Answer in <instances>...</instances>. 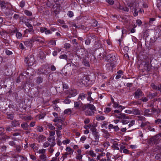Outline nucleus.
Returning a JSON list of instances; mask_svg holds the SVG:
<instances>
[{
    "instance_id": "f257e3e1",
    "label": "nucleus",
    "mask_w": 161,
    "mask_h": 161,
    "mask_svg": "<svg viewBox=\"0 0 161 161\" xmlns=\"http://www.w3.org/2000/svg\"><path fill=\"white\" fill-rule=\"evenodd\" d=\"M82 110L85 112V115L87 116L93 115L96 110L95 107L91 104H88L82 107Z\"/></svg>"
},
{
    "instance_id": "f03ea898",
    "label": "nucleus",
    "mask_w": 161,
    "mask_h": 161,
    "mask_svg": "<svg viewBox=\"0 0 161 161\" xmlns=\"http://www.w3.org/2000/svg\"><path fill=\"white\" fill-rule=\"evenodd\" d=\"M107 61L111 63L108 64H106V67L108 68L109 67L108 69L112 70L116 64V58L115 56L113 54H109L106 56Z\"/></svg>"
},
{
    "instance_id": "7ed1b4c3",
    "label": "nucleus",
    "mask_w": 161,
    "mask_h": 161,
    "mask_svg": "<svg viewBox=\"0 0 161 161\" xmlns=\"http://www.w3.org/2000/svg\"><path fill=\"white\" fill-rule=\"evenodd\" d=\"M77 53L81 59L85 60L87 57V52L84 49L80 48L77 51Z\"/></svg>"
},
{
    "instance_id": "20e7f679",
    "label": "nucleus",
    "mask_w": 161,
    "mask_h": 161,
    "mask_svg": "<svg viewBox=\"0 0 161 161\" xmlns=\"http://www.w3.org/2000/svg\"><path fill=\"white\" fill-rule=\"evenodd\" d=\"M117 118L122 119L121 122L124 125L127 124L129 122V121L126 119H130L129 117L124 114H120L119 116H117Z\"/></svg>"
},
{
    "instance_id": "39448f33",
    "label": "nucleus",
    "mask_w": 161,
    "mask_h": 161,
    "mask_svg": "<svg viewBox=\"0 0 161 161\" xmlns=\"http://www.w3.org/2000/svg\"><path fill=\"white\" fill-rule=\"evenodd\" d=\"M82 79L80 76L78 77V82L80 84H84L85 86H88L89 85L88 82L89 81L86 77L82 76Z\"/></svg>"
},
{
    "instance_id": "423d86ee",
    "label": "nucleus",
    "mask_w": 161,
    "mask_h": 161,
    "mask_svg": "<svg viewBox=\"0 0 161 161\" xmlns=\"http://www.w3.org/2000/svg\"><path fill=\"white\" fill-rule=\"evenodd\" d=\"M25 62L27 64H28L30 66L32 65L35 62V59L32 55L29 57H26L25 59Z\"/></svg>"
},
{
    "instance_id": "0eeeda50",
    "label": "nucleus",
    "mask_w": 161,
    "mask_h": 161,
    "mask_svg": "<svg viewBox=\"0 0 161 161\" xmlns=\"http://www.w3.org/2000/svg\"><path fill=\"white\" fill-rule=\"evenodd\" d=\"M32 40L33 41V42L36 41L39 42L43 43L44 42V39L40 36L36 35H34L31 38Z\"/></svg>"
},
{
    "instance_id": "6e6552de",
    "label": "nucleus",
    "mask_w": 161,
    "mask_h": 161,
    "mask_svg": "<svg viewBox=\"0 0 161 161\" xmlns=\"http://www.w3.org/2000/svg\"><path fill=\"white\" fill-rule=\"evenodd\" d=\"M67 94L68 95L67 96V97H74L76 96L77 94V92L76 90H70L68 92H67Z\"/></svg>"
},
{
    "instance_id": "1a4fd4ad",
    "label": "nucleus",
    "mask_w": 161,
    "mask_h": 161,
    "mask_svg": "<svg viewBox=\"0 0 161 161\" xmlns=\"http://www.w3.org/2000/svg\"><path fill=\"white\" fill-rule=\"evenodd\" d=\"M156 110L155 108H151V109H147L144 111V115L148 116L152 114L153 113L156 112Z\"/></svg>"
},
{
    "instance_id": "9d476101",
    "label": "nucleus",
    "mask_w": 161,
    "mask_h": 161,
    "mask_svg": "<svg viewBox=\"0 0 161 161\" xmlns=\"http://www.w3.org/2000/svg\"><path fill=\"white\" fill-rule=\"evenodd\" d=\"M142 94L143 92L140 89H138L135 92L133 95L134 98H140L141 96H142Z\"/></svg>"
},
{
    "instance_id": "9b49d317",
    "label": "nucleus",
    "mask_w": 161,
    "mask_h": 161,
    "mask_svg": "<svg viewBox=\"0 0 161 161\" xmlns=\"http://www.w3.org/2000/svg\"><path fill=\"white\" fill-rule=\"evenodd\" d=\"M77 155L76 157V159L80 161L82 160L83 157V155L81 154L82 151L80 149H78L76 150Z\"/></svg>"
},
{
    "instance_id": "f8f14e48",
    "label": "nucleus",
    "mask_w": 161,
    "mask_h": 161,
    "mask_svg": "<svg viewBox=\"0 0 161 161\" xmlns=\"http://www.w3.org/2000/svg\"><path fill=\"white\" fill-rule=\"evenodd\" d=\"M144 67L145 69L148 71H150L151 69V65L149 62H143Z\"/></svg>"
},
{
    "instance_id": "ddd939ff",
    "label": "nucleus",
    "mask_w": 161,
    "mask_h": 161,
    "mask_svg": "<svg viewBox=\"0 0 161 161\" xmlns=\"http://www.w3.org/2000/svg\"><path fill=\"white\" fill-rule=\"evenodd\" d=\"M2 11L7 16H9L12 14V10L8 8H6L3 10Z\"/></svg>"
},
{
    "instance_id": "4468645a",
    "label": "nucleus",
    "mask_w": 161,
    "mask_h": 161,
    "mask_svg": "<svg viewBox=\"0 0 161 161\" xmlns=\"http://www.w3.org/2000/svg\"><path fill=\"white\" fill-rule=\"evenodd\" d=\"M151 86L152 88L157 91H159L161 92V84L158 85H155L154 83L151 84Z\"/></svg>"
},
{
    "instance_id": "2eb2a0df",
    "label": "nucleus",
    "mask_w": 161,
    "mask_h": 161,
    "mask_svg": "<svg viewBox=\"0 0 161 161\" xmlns=\"http://www.w3.org/2000/svg\"><path fill=\"white\" fill-rule=\"evenodd\" d=\"M9 36L6 32L3 31L0 33V37L2 38L3 40L9 38Z\"/></svg>"
},
{
    "instance_id": "dca6fc26",
    "label": "nucleus",
    "mask_w": 161,
    "mask_h": 161,
    "mask_svg": "<svg viewBox=\"0 0 161 161\" xmlns=\"http://www.w3.org/2000/svg\"><path fill=\"white\" fill-rule=\"evenodd\" d=\"M132 114L136 115L142 114L141 111L138 108L133 109L132 110Z\"/></svg>"
},
{
    "instance_id": "f3484780",
    "label": "nucleus",
    "mask_w": 161,
    "mask_h": 161,
    "mask_svg": "<svg viewBox=\"0 0 161 161\" xmlns=\"http://www.w3.org/2000/svg\"><path fill=\"white\" fill-rule=\"evenodd\" d=\"M82 104L80 100L78 102H74V108H75L76 109H79L81 107Z\"/></svg>"
},
{
    "instance_id": "a211bd4d",
    "label": "nucleus",
    "mask_w": 161,
    "mask_h": 161,
    "mask_svg": "<svg viewBox=\"0 0 161 161\" xmlns=\"http://www.w3.org/2000/svg\"><path fill=\"white\" fill-rule=\"evenodd\" d=\"M113 107L115 108H118L119 109H123L124 108L121 105H120L119 103L116 102H114Z\"/></svg>"
},
{
    "instance_id": "6ab92c4d",
    "label": "nucleus",
    "mask_w": 161,
    "mask_h": 161,
    "mask_svg": "<svg viewBox=\"0 0 161 161\" xmlns=\"http://www.w3.org/2000/svg\"><path fill=\"white\" fill-rule=\"evenodd\" d=\"M56 143L53 142V143H51L50 147L48 148L47 150L48 151L51 153H52L54 151L53 147L55 145Z\"/></svg>"
},
{
    "instance_id": "aec40b11",
    "label": "nucleus",
    "mask_w": 161,
    "mask_h": 161,
    "mask_svg": "<svg viewBox=\"0 0 161 161\" xmlns=\"http://www.w3.org/2000/svg\"><path fill=\"white\" fill-rule=\"evenodd\" d=\"M159 136H161V133L152 138L151 139L150 141L152 142H153L154 143H157V141L158 139V137Z\"/></svg>"
},
{
    "instance_id": "412c9836",
    "label": "nucleus",
    "mask_w": 161,
    "mask_h": 161,
    "mask_svg": "<svg viewBox=\"0 0 161 161\" xmlns=\"http://www.w3.org/2000/svg\"><path fill=\"white\" fill-rule=\"evenodd\" d=\"M20 124L18 121L14 120L11 122V126L16 127L19 126Z\"/></svg>"
},
{
    "instance_id": "4be33fe9",
    "label": "nucleus",
    "mask_w": 161,
    "mask_h": 161,
    "mask_svg": "<svg viewBox=\"0 0 161 161\" xmlns=\"http://www.w3.org/2000/svg\"><path fill=\"white\" fill-rule=\"evenodd\" d=\"M43 80L42 77L39 76L36 78L35 82L37 84H39L42 82Z\"/></svg>"
},
{
    "instance_id": "5701e85b",
    "label": "nucleus",
    "mask_w": 161,
    "mask_h": 161,
    "mask_svg": "<svg viewBox=\"0 0 161 161\" xmlns=\"http://www.w3.org/2000/svg\"><path fill=\"white\" fill-rule=\"evenodd\" d=\"M47 159V157L45 154H41L39 156V161H46Z\"/></svg>"
},
{
    "instance_id": "b1692460",
    "label": "nucleus",
    "mask_w": 161,
    "mask_h": 161,
    "mask_svg": "<svg viewBox=\"0 0 161 161\" xmlns=\"http://www.w3.org/2000/svg\"><path fill=\"white\" fill-rule=\"evenodd\" d=\"M12 32L15 33L17 38L18 39H20L22 37V34L19 32H17L15 31H13Z\"/></svg>"
},
{
    "instance_id": "393cba45",
    "label": "nucleus",
    "mask_w": 161,
    "mask_h": 161,
    "mask_svg": "<svg viewBox=\"0 0 161 161\" xmlns=\"http://www.w3.org/2000/svg\"><path fill=\"white\" fill-rule=\"evenodd\" d=\"M103 136L105 138H108L110 137V134L107 130H103Z\"/></svg>"
},
{
    "instance_id": "a878e982",
    "label": "nucleus",
    "mask_w": 161,
    "mask_h": 161,
    "mask_svg": "<svg viewBox=\"0 0 161 161\" xmlns=\"http://www.w3.org/2000/svg\"><path fill=\"white\" fill-rule=\"evenodd\" d=\"M33 41L31 39L29 40L28 41H25L24 42V44L26 47L30 46L31 44L33 43Z\"/></svg>"
},
{
    "instance_id": "bb28decb",
    "label": "nucleus",
    "mask_w": 161,
    "mask_h": 161,
    "mask_svg": "<svg viewBox=\"0 0 161 161\" xmlns=\"http://www.w3.org/2000/svg\"><path fill=\"white\" fill-rule=\"evenodd\" d=\"M86 95L85 94L81 93L79 94L78 97V100H84L86 97Z\"/></svg>"
},
{
    "instance_id": "cd10ccee",
    "label": "nucleus",
    "mask_w": 161,
    "mask_h": 161,
    "mask_svg": "<svg viewBox=\"0 0 161 161\" xmlns=\"http://www.w3.org/2000/svg\"><path fill=\"white\" fill-rule=\"evenodd\" d=\"M123 109H121V110L120 109H119V110H115L114 111H113L112 112V114L113 115H114L117 118V116H118V115L115 114L116 113H117V114H119L121 112L122 110ZM118 116H119V115H118Z\"/></svg>"
},
{
    "instance_id": "c85d7f7f",
    "label": "nucleus",
    "mask_w": 161,
    "mask_h": 161,
    "mask_svg": "<svg viewBox=\"0 0 161 161\" xmlns=\"http://www.w3.org/2000/svg\"><path fill=\"white\" fill-rule=\"evenodd\" d=\"M45 137L43 135H40L38 136L37 138V140L39 142H42L45 139Z\"/></svg>"
},
{
    "instance_id": "c756f323",
    "label": "nucleus",
    "mask_w": 161,
    "mask_h": 161,
    "mask_svg": "<svg viewBox=\"0 0 161 161\" xmlns=\"http://www.w3.org/2000/svg\"><path fill=\"white\" fill-rule=\"evenodd\" d=\"M94 136L96 141H98L99 138V134L98 132H96L92 134Z\"/></svg>"
},
{
    "instance_id": "7c9ffc66",
    "label": "nucleus",
    "mask_w": 161,
    "mask_h": 161,
    "mask_svg": "<svg viewBox=\"0 0 161 161\" xmlns=\"http://www.w3.org/2000/svg\"><path fill=\"white\" fill-rule=\"evenodd\" d=\"M118 8L122 10H123L125 11L128 12L129 11V9L126 8H124L123 6L121 5L120 4L119 5V7H118Z\"/></svg>"
},
{
    "instance_id": "2f4dec72",
    "label": "nucleus",
    "mask_w": 161,
    "mask_h": 161,
    "mask_svg": "<svg viewBox=\"0 0 161 161\" xmlns=\"http://www.w3.org/2000/svg\"><path fill=\"white\" fill-rule=\"evenodd\" d=\"M28 125L26 123H24L21 124V126L25 130H27L28 128Z\"/></svg>"
},
{
    "instance_id": "473e14b6",
    "label": "nucleus",
    "mask_w": 161,
    "mask_h": 161,
    "mask_svg": "<svg viewBox=\"0 0 161 161\" xmlns=\"http://www.w3.org/2000/svg\"><path fill=\"white\" fill-rule=\"evenodd\" d=\"M47 140L49 142H51V143H53V142H55V137L54 136L51 137L49 136L47 138Z\"/></svg>"
},
{
    "instance_id": "72a5a7b5",
    "label": "nucleus",
    "mask_w": 161,
    "mask_h": 161,
    "mask_svg": "<svg viewBox=\"0 0 161 161\" xmlns=\"http://www.w3.org/2000/svg\"><path fill=\"white\" fill-rule=\"evenodd\" d=\"M8 3H5V1H2L0 3V5L1 8L3 9H4L6 8V6L5 5L8 4Z\"/></svg>"
},
{
    "instance_id": "f704fd0d",
    "label": "nucleus",
    "mask_w": 161,
    "mask_h": 161,
    "mask_svg": "<svg viewBox=\"0 0 161 161\" xmlns=\"http://www.w3.org/2000/svg\"><path fill=\"white\" fill-rule=\"evenodd\" d=\"M16 148V152L17 153H20L22 149L21 146L19 145H16L15 146Z\"/></svg>"
},
{
    "instance_id": "c9c22d12",
    "label": "nucleus",
    "mask_w": 161,
    "mask_h": 161,
    "mask_svg": "<svg viewBox=\"0 0 161 161\" xmlns=\"http://www.w3.org/2000/svg\"><path fill=\"white\" fill-rule=\"evenodd\" d=\"M72 113V110L70 108H67L64 111V114H70Z\"/></svg>"
},
{
    "instance_id": "e433bc0d",
    "label": "nucleus",
    "mask_w": 161,
    "mask_h": 161,
    "mask_svg": "<svg viewBox=\"0 0 161 161\" xmlns=\"http://www.w3.org/2000/svg\"><path fill=\"white\" fill-rule=\"evenodd\" d=\"M36 130L37 131L42 132L43 131V128L42 126H37L36 127Z\"/></svg>"
},
{
    "instance_id": "4c0bfd02",
    "label": "nucleus",
    "mask_w": 161,
    "mask_h": 161,
    "mask_svg": "<svg viewBox=\"0 0 161 161\" xmlns=\"http://www.w3.org/2000/svg\"><path fill=\"white\" fill-rule=\"evenodd\" d=\"M88 154L92 157H95L96 154L94 153L92 150H90L88 152Z\"/></svg>"
},
{
    "instance_id": "58836bf2",
    "label": "nucleus",
    "mask_w": 161,
    "mask_h": 161,
    "mask_svg": "<svg viewBox=\"0 0 161 161\" xmlns=\"http://www.w3.org/2000/svg\"><path fill=\"white\" fill-rule=\"evenodd\" d=\"M105 117L103 116L98 115L96 117V119L98 121L103 120L105 119Z\"/></svg>"
},
{
    "instance_id": "ea45409f",
    "label": "nucleus",
    "mask_w": 161,
    "mask_h": 161,
    "mask_svg": "<svg viewBox=\"0 0 161 161\" xmlns=\"http://www.w3.org/2000/svg\"><path fill=\"white\" fill-rule=\"evenodd\" d=\"M145 118L144 117L142 116H138L137 117V120L141 121L143 122L145 120Z\"/></svg>"
},
{
    "instance_id": "a19ab883",
    "label": "nucleus",
    "mask_w": 161,
    "mask_h": 161,
    "mask_svg": "<svg viewBox=\"0 0 161 161\" xmlns=\"http://www.w3.org/2000/svg\"><path fill=\"white\" fill-rule=\"evenodd\" d=\"M21 118L25 120H31V117L30 116H22L21 117Z\"/></svg>"
},
{
    "instance_id": "79ce46f5",
    "label": "nucleus",
    "mask_w": 161,
    "mask_h": 161,
    "mask_svg": "<svg viewBox=\"0 0 161 161\" xmlns=\"http://www.w3.org/2000/svg\"><path fill=\"white\" fill-rule=\"evenodd\" d=\"M107 157V160L108 161H112L111 159V154L107 152L106 154Z\"/></svg>"
},
{
    "instance_id": "37998d69",
    "label": "nucleus",
    "mask_w": 161,
    "mask_h": 161,
    "mask_svg": "<svg viewBox=\"0 0 161 161\" xmlns=\"http://www.w3.org/2000/svg\"><path fill=\"white\" fill-rule=\"evenodd\" d=\"M66 150L69 152V154H71L73 153L74 151L70 147H67L66 148Z\"/></svg>"
},
{
    "instance_id": "c03bdc74",
    "label": "nucleus",
    "mask_w": 161,
    "mask_h": 161,
    "mask_svg": "<svg viewBox=\"0 0 161 161\" xmlns=\"http://www.w3.org/2000/svg\"><path fill=\"white\" fill-rule=\"evenodd\" d=\"M25 25L27 26L29 28V29L31 30V31H33L34 30L33 29V26H32V25H31V24L29 23H26Z\"/></svg>"
},
{
    "instance_id": "a18cd8bd",
    "label": "nucleus",
    "mask_w": 161,
    "mask_h": 161,
    "mask_svg": "<svg viewBox=\"0 0 161 161\" xmlns=\"http://www.w3.org/2000/svg\"><path fill=\"white\" fill-rule=\"evenodd\" d=\"M25 14L27 15L28 16H31L32 15V13L31 11L25 10L24 11Z\"/></svg>"
},
{
    "instance_id": "49530a36",
    "label": "nucleus",
    "mask_w": 161,
    "mask_h": 161,
    "mask_svg": "<svg viewBox=\"0 0 161 161\" xmlns=\"http://www.w3.org/2000/svg\"><path fill=\"white\" fill-rule=\"evenodd\" d=\"M47 126L48 128L52 130H54L55 129V127L51 124H48Z\"/></svg>"
},
{
    "instance_id": "de8ad7c7",
    "label": "nucleus",
    "mask_w": 161,
    "mask_h": 161,
    "mask_svg": "<svg viewBox=\"0 0 161 161\" xmlns=\"http://www.w3.org/2000/svg\"><path fill=\"white\" fill-rule=\"evenodd\" d=\"M38 153L41 154H45V153H46V149H40L38 150Z\"/></svg>"
},
{
    "instance_id": "09e8293b",
    "label": "nucleus",
    "mask_w": 161,
    "mask_h": 161,
    "mask_svg": "<svg viewBox=\"0 0 161 161\" xmlns=\"http://www.w3.org/2000/svg\"><path fill=\"white\" fill-rule=\"evenodd\" d=\"M10 38L9 37V38H8L4 40L3 42H4V43L7 46H8L10 43Z\"/></svg>"
},
{
    "instance_id": "8fccbe9b",
    "label": "nucleus",
    "mask_w": 161,
    "mask_h": 161,
    "mask_svg": "<svg viewBox=\"0 0 161 161\" xmlns=\"http://www.w3.org/2000/svg\"><path fill=\"white\" fill-rule=\"evenodd\" d=\"M150 124V123L149 122H142V123L141 124V126L142 127H145L146 125H148Z\"/></svg>"
},
{
    "instance_id": "3c124183",
    "label": "nucleus",
    "mask_w": 161,
    "mask_h": 161,
    "mask_svg": "<svg viewBox=\"0 0 161 161\" xmlns=\"http://www.w3.org/2000/svg\"><path fill=\"white\" fill-rule=\"evenodd\" d=\"M90 130L91 132H92V134L94 133L97 132V129L95 128V127L93 126V125L92 126V127L90 128Z\"/></svg>"
},
{
    "instance_id": "603ef678",
    "label": "nucleus",
    "mask_w": 161,
    "mask_h": 161,
    "mask_svg": "<svg viewBox=\"0 0 161 161\" xmlns=\"http://www.w3.org/2000/svg\"><path fill=\"white\" fill-rule=\"evenodd\" d=\"M25 2L24 0L21 1L20 3L19 6L21 8H23L25 5Z\"/></svg>"
},
{
    "instance_id": "864d4df0",
    "label": "nucleus",
    "mask_w": 161,
    "mask_h": 161,
    "mask_svg": "<svg viewBox=\"0 0 161 161\" xmlns=\"http://www.w3.org/2000/svg\"><path fill=\"white\" fill-rule=\"evenodd\" d=\"M55 131L56 132V134L57 136L59 138H60L62 136V134L61 133V131L59 130H56ZM60 139L61 138H60Z\"/></svg>"
},
{
    "instance_id": "5fc2aeb1",
    "label": "nucleus",
    "mask_w": 161,
    "mask_h": 161,
    "mask_svg": "<svg viewBox=\"0 0 161 161\" xmlns=\"http://www.w3.org/2000/svg\"><path fill=\"white\" fill-rule=\"evenodd\" d=\"M63 102L66 104H69L71 102V100L68 99H66L63 101Z\"/></svg>"
},
{
    "instance_id": "6e6d98bb",
    "label": "nucleus",
    "mask_w": 161,
    "mask_h": 161,
    "mask_svg": "<svg viewBox=\"0 0 161 161\" xmlns=\"http://www.w3.org/2000/svg\"><path fill=\"white\" fill-rule=\"evenodd\" d=\"M50 144L48 142H46L43 144V146L44 147H47L49 146H50Z\"/></svg>"
},
{
    "instance_id": "4d7b16f0",
    "label": "nucleus",
    "mask_w": 161,
    "mask_h": 161,
    "mask_svg": "<svg viewBox=\"0 0 161 161\" xmlns=\"http://www.w3.org/2000/svg\"><path fill=\"white\" fill-rule=\"evenodd\" d=\"M157 5L159 10H161V0H158Z\"/></svg>"
},
{
    "instance_id": "13d9d810",
    "label": "nucleus",
    "mask_w": 161,
    "mask_h": 161,
    "mask_svg": "<svg viewBox=\"0 0 161 161\" xmlns=\"http://www.w3.org/2000/svg\"><path fill=\"white\" fill-rule=\"evenodd\" d=\"M111 108H106L104 112L105 114L109 113L111 111Z\"/></svg>"
},
{
    "instance_id": "bf43d9fd",
    "label": "nucleus",
    "mask_w": 161,
    "mask_h": 161,
    "mask_svg": "<svg viewBox=\"0 0 161 161\" xmlns=\"http://www.w3.org/2000/svg\"><path fill=\"white\" fill-rule=\"evenodd\" d=\"M46 29V27H40V28L39 31L42 33H43L44 32L45 33Z\"/></svg>"
},
{
    "instance_id": "052dcab7",
    "label": "nucleus",
    "mask_w": 161,
    "mask_h": 161,
    "mask_svg": "<svg viewBox=\"0 0 161 161\" xmlns=\"http://www.w3.org/2000/svg\"><path fill=\"white\" fill-rule=\"evenodd\" d=\"M67 15L69 17L71 18L74 16V14L72 11H69L68 12Z\"/></svg>"
},
{
    "instance_id": "680f3d73",
    "label": "nucleus",
    "mask_w": 161,
    "mask_h": 161,
    "mask_svg": "<svg viewBox=\"0 0 161 161\" xmlns=\"http://www.w3.org/2000/svg\"><path fill=\"white\" fill-rule=\"evenodd\" d=\"M7 117L8 119H13L14 118L13 115L12 114H7Z\"/></svg>"
},
{
    "instance_id": "e2e57ef3",
    "label": "nucleus",
    "mask_w": 161,
    "mask_h": 161,
    "mask_svg": "<svg viewBox=\"0 0 161 161\" xmlns=\"http://www.w3.org/2000/svg\"><path fill=\"white\" fill-rule=\"evenodd\" d=\"M103 145L104 147H107L110 146V144L109 142H106L104 143L103 144Z\"/></svg>"
},
{
    "instance_id": "0e129e2a",
    "label": "nucleus",
    "mask_w": 161,
    "mask_h": 161,
    "mask_svg": "<svg viewBox=\"0 0 161 161\" xmlns=\"http://www.w3.org/2000/svg\"><path fill=\"white\" fill-rule=\"evenodd\" d=\"M140 100L144 102H146L148 101V99L146 97H142L140 99Z\"/></svg>"
},
{
    "instance_id": "69168bd1",
    "label": "nucleus",
    "mask_w": 161,
    "mask_h": 161,
    "mask_svg": "<svg viewBox=\"0 0 161 161\" xmlns=\"http://www.w3.org/2000/svg\"><path fill=\"white\" fill-rule=\"evenodd\" d=\"M155 123L157 124H161V119H158L155 120Z\"/></svg>"
},
{
    "instance_id": "338daca9",
    "label": "nucleus",
    "mask_w": 161,
    "mask_h": 161,
    "mask_svg": "<svg viewBox=\"0 0 161 161\" xmlns=\"http://www.w3.org/2000/svg\"><path fill=\"white\" fill-rule=\"evenodd\" d=\"M70 142V141L69 139H67L65 140H64L62 142V143L64 144H69Z\"/></svg>"
},
{
    "instance_id": "774afa93",
    "label": "nucleus",
    "mask_w": 161,
    "mask_h": 161,
    "mask_svg": "<svg viewBox=\"0 0 161 161\" xmlns=\"http://www.w3.org/2000/svg\"><path fill=\"white\" fill-rule=\"evenodd\" d=\"M135 121L134 120H131L130 122V124L129 125V127H130L132 126L133 125H134L135 124Z\"/></svg>"
}]
</instances>
